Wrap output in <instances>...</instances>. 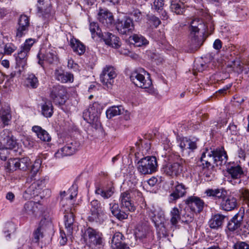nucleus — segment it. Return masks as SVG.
<instances>
[{
	"instance_id": "61",
	"label": "nucleus",
	"mask_w": 249,
	"mask_h": 249,
	"mask_svg": "<svg viewBox=\"0 0 249 249\" xmlns=\"http://www.w3.org/2000/svg\"><path fill=\"white\" fill-rule=\"evenodd\" d=\"M35 43V40L32 38L26 39L24 43L23 46H21L24 49H25L26 51H30L31 48Z\"/></svg>"
},
{
	"instance_id": "51",
	"label": "nucleus",
	"mask_w": 249,
	"mask_h": 249,
	"mask_svg": "<svg viewBox=\"0 0 249 249\" xmlns=\"http://www.w3.org/2000/svg\"><path fill=\"white\" fill-rule=\"evenodd\" d=\"M31 164V160L28 157H24L19 159V169L26 171L29 169Z\"/></svg>"
},
{
	"instance_id": "4",
	"label": "nucleus",
	"mask_w": 249,
	"mask_h": 249,
	"mask_svg": "<svg viewBox=\"0 0 249 249\" xmlns=\"http://www.w3.org/2000/svg\"><path fill=\"white\" fill-rule=\"evenodd\" d=\"M101 110V105L98 102H94L84 111L83 118L88 123L97 125Z\"/></svg>"
},
{
	"instance_id": "38",
	"label": "nucleus",
	"mask_w": 249,
	"mask_h": 249,
	"mask_svg": "<svg viewBox=\"0 0 249 249\" xmlns=\"http://www.w3.org/2000/svg\"><path fill=\"white\" fill-rule=\"evenodd\" d=\"M124 109L122 106H114L108 108L106 111V115L108 119H111L114 116L123 113Z\"/></svg>"
},
{
	"instance_id": "56",
	"label": "nucleus",
	"mask_w": 249,
	"mask_h": 249,
	"mask_svg": "<svg viewBox=\"0 0 249 249\" xmlns=\"http://www.w3.org/2000/svg\"><path fill=\"white\" fill-rule=\"evenodd\" d=\"M16 50V47L12 43H7L4 46V54H11Z\"/></svg>"
},
{
	"instance_id": "8",
	"label": "nucleus",
	"mask_w": 249,
	"mask_h": 249,
	"mask_svg": "<svg viewBox=\"0 0 249 249\" xmlns=\"http://www.w3.org/2000/svg\"><path fill=\"white\" fill-rule=\"evenodd\" d=\"M116 28L120 34L129 35L132 33L134 29L133 21L127 17L118 19L116 22Z\"/></svg>"
},
{
	"instance_id": "17",
	"label": "nucleus",
	"mask_w": 249,
	"mask_h": 249,
	"mask_svg": "<svg viewBox=\"0 0 249 249\" xmlns=\"http://www.w3.org/2000/svg\"><path fill=\"white\" fill-rule=\"evenodd\" d=\"M79 147V143L76 142H71L61 148L55 153V156L56 158H60L63 156L72 155L77 151Z\"/></svg>"
},
{
	"instance_id": "15",
	"label": "nucleus",
	"mask_w": 249,
	"mask_h": 249,
	"mask_svg": "<svg viewBox=\"0 0 249 249\" xmlns=\"http://www.w3.org/2000/svg\"><path fill=\"white\" fill-rule=\"evenodd\" d=\"M213 152L211 149H206L201 155L200 160L202 169H213L214 168Z\"/></svg>"
},
{
	"instance_id": "48",
	"label": "nucleus",
	"mask_w": 249,
	"mask_h": 249,
	"mask_svg": "<svg viewBox=\"0 0 249 249\" xmlns=\"http://www.w3.org/2000/svg\"><path fill=\"white\" fill-rule=\"evenodd\" d=\"M148 233L147 228L145 227H139L137 228L135 234L137 239L142 240L146 238Z\"/></svg>"
},
{
	"instance_id": "36",
	"label": "nucleus",
	"mask_w": 249,
	"mask_h": 249,
	"mask_svg": "<svg viewBox=\"0 0 249 249\" xmlns=\"http://www.w3.org/2000/svg\"><path fill=\"white\" fill-rule=\"evenodd\" d=\"M124 237L120 232H115L111 239V247L112 249H117L118 247L125 244L123 241Z\"/></svg>"
},
{
	"instance_id": "60",
	"label": "nucleus",
	"mask_w": 249,
	"mask_h": 249,
	"mask_svg": "<svg viewBox=\"0 0 249 249\" xmlns=\"http://www.w3.org/2000/svg\"><path fill=\"white\" fill-rule=\"evenodd\" d=\"M227 192L226 190L223 188H218L217 193L216 200L221 199L222 201L226 197Z\"/></svg>"
},
{
	"instance_id": "28",
	"label": "nucleus",
	"mask_w": 249,
	"mask_h": 249,
	"mask_svg": "<svg viewBox=\"0 0 249 249\" xmlns=\"http://www.w3.org/2000/svg\"><path fill=\"white\" fill-rule=\"evenodd\" d=\"M171 11L177 15H182L185 11L186 6L180 0H171Z\"/></svg>"
},
{
	"instance_id": "7",
	"label": "nucleus",
	"mask_w": 249,
	"mask_h": 249,
	"mask_svg": "<svg viewBox=\"0 0 249 249\" xmlns=\"http://www.w3.org/2000/svg\"><path fill=\"white\" fill-rule=\"evenodd\" d=\"M116 76L115 69L111 66H106L100 74V81L105 86L109 89L111 88Z\"/></svg>"
},
{
	"instance_id": "12",
	"label": "nucleus",
	"mask_w": 249,
	"mask_h": 249,
	"mask_svg": "<svg viewBox=\"0 0 249 249\" xmlns=\"http://www.w3.org/2000/svg\"><path fill=\"white\" fill-rule=\"evenodd\" d=\"M61 210L64 213V222L65 228L67 230V236H71L73 229L74 218L73 210L71 208L68 207L67 209L63 206Z\"/></svg>"
},
{
	"instance_id": "46",
	"label": "nucleus",
	"mask_w": 249,
	"mask_h": 249,
	"mask_svg": "<svg viewBox=\"0 0 249 249\" xmlns=\"http://www.w3.org/2000/svg\"><path fill=\"white\" fill-rule=\"evenodd\" d=\"M60 197H61V204L64 206V197L66 196L67 195H69V198L70 200L72 199L74 197L76 196L77 195V190L74 188L73 187H72L70 188L67 192L65 191L61 192H60Z\"/></svg>"
},
{
	"instance_id": "52",
	"label": "nucleus",
	"mask_w": 249,
	"mask_h": 249,
	"mask_svg": "<svg viewBox=\"0 0 249 249\" xmlns=\"http://www.w3.org/2000/svg\"><path fill=\"white\" fill-rule=\"evenodd\" d=\"M43 237V234L42 231V228L41 227H39L34 231L33 233L32 241L36 243H38L40 239L42 238Z\"/></svg>"
},
{
	"instance_id": "9",
	"label": "nucleus",
	"mask_w": 249,
	"mask_h": 249,
	"mask_svg": "<svg viewBox=\"0 0 249 249\" xmlns=\"http://www.w3.org/2000/svg\"><path fill=\"white\" fill-rule=\"evenodd\" d=\"M184 203L190 210L195 212V213H201L203 211L205 204L202 199L194 196L188 197L184 200Z\"/></svg>"
},
{
	"instance_id": "25",
	"label": "nucleus",
	"mask_w": 249,
	"mask_h": 249,
	"mask_svg": "<svg viewBox=\"0 0 249 249\" xmlns=\"http://www.w3.org/2000/svg\"><path fill=\"white\" fill-rule=\"evenodd\" d=\"M178 142L182 152L185 150H189V152L193 151L197 148V144L196 142L188 139L186 138H179L178 140Z\"/></svg>"
},
{
	"instance_id": "35",
	"label": "nucleus",
	"mask_w": 249,
	"mask_h": 249,
	"mask_svg": "<svg viewBox=\"0 0 249 249\" xmlns=\"http://www.w3.org/2000/svg\"><path fill=\"white\" fill-rule=\"evenodd\" d=\"M190 40L189 42L190 49L191 52H194L198 50V49L202 44L201 40H199L196 34H193V35L190 34Z\"/></svg>"
},
{
	"instance_id": "26",
	"label": "nucleus",
	"mask_w": 249,
	"mask_h": 249,
	"mask_svg": "<svg viewBox=\"0 0 249 249\" xmlns=\"http://www.w3.org/2000/svg\"><path fill=\"white\" fill-rule=\"evenodd\" d=\"M115 193V188L113 186L106 188L101 187L99 186L96 187L95 193L97 195H100L105 199L111 198Z\"/></svg>"
},
{
	"instance_id": "39",
	"label": "nucleus",
	"mask_w": 249,
	"mask_h": 249,
	"mask_svg": "<svg viewBox=\"0 0 249 249\" xmlns=\"http://www.w3.org/2000/svg\"><path fill=\"white\" fill-rule=\"evenodd\" d=\"M228 172L233 179L241 178L244 175V172L240 165L231 166L228 168Z\"/></svg>"
},
{
	"instance_id": "58",
	"label": "nucleus",
	"mask_w": 249,
	"mask_h": 249,
	"mask_svg": "<svg viewBox=\"0 0 249 249\" xmlns=\"http://www.w3.org/2000/svg\"><path fill=\"white\" fill-rule=\"evenodd\" d=\"M218 188L216 189H208L205 190V194L207 196L213 197L214 199L216 200L217 193Z\"/></svg>"
},
{
	"instance_id": "21",
	"label": "nucleus",
	"mask_w": 249,
	"mask_h": 249,
	"mask_svg": "<svg viewBox=\"0 0 249 249\" xmlns=\"http://www.w3.org/2000/svg\"><path fill=\"white\" fill-rule=\"evenodd\" d=\"M39 206H40V204L38 203L33 201H28L24 205L23 212L29 216H35L39 211Z\"/></svg>"
},
{
	"instance_id": "45",
	"label": "nucleus",
	"mask_w": 249,
	"mask_h": 249,
	"mask_svg": "<svg viewBox=\"0 0 249 249\" xmlns=\"http://www.w3.org/2000/svg\"><path fill=\"white\" fill-rule=\"evenodd\" d=\"M89 30L91 32L92 38H94L96 36L101 37V36H103V34L102 33L98 23L96 22H90Z\"/></svg>"
},
{
	"instance_id": "49",
	"label": "nucleus",
	"mask_w": 249,
	"mask_h": 249,
	"mask_svg": "<svg viewBox=\"0 0 249 249\" xmlns=\"http://www.w3.org/2000/svg\"><path fill=\"white\" fill-rule=\"evenodd\" d=\"M239 196L240 199L249 207V190L242 188L239 191Z\"/></svg>"
},
{
	"instance_id": "22",
	"label": "nucleus",
	"mask_w": 249,
	"mask_h": 249,
	"mask_svg": "<svg viewBox=\"0 0 249 249\" xmlns=\"http://www.w3.org/2000/svg\"><path fill=\"white\" fill-rule=\"evenodd\" d=\"M103 37L105 43L114 48H118L121 46L120 38L110 33H105L104 35L101 36Z\"/></svg>"
},
{
	"instance_id": "43",
	"label": "nucleus",
	"mask_w": 249,
	"mask_h": 249,
	"mask_svg": "<svg viewBox=\"0 0 249 249\" xmlns=\"http://www.w3.org/2000/svg\"><path fill=\"white\" fill-rule=\"evenodd\" d=\"M170 222L172 225L176 226L181 218V213L177 207H174L170 212Z\"/></svg>"
},
{
	"instance_id": "13",
	"label": "nucleus",
	"mask_w": 249,
	"mask_h": 249,
	"mask_svg": "<svg viewBox=\"0 0 249 249\" xmlns=\"http://www.w3.org/2000/svg\"><path fill=\"white\" fill-rule=\"evenodd\" d=\"M149 216L152 221L154 223L157 230H161V228L165 229L164 225V217L162 211L160 208L150 210Z\"/></svg>"
},
{
	"instance_id": "32",
	"label": "nucleus",
	"mask_w": 249,
	"mask_h": 249,
	"mask_svg": "<svg viewBox=\"0 0 249 249\" xmlns=\"http://www.w3.org/2000/svg\"><path fill=\"white\" fill-rule=\"evenodd\" d=\"M243 217V215L242 214L236 213L228 222L227 225L228 230L233 231L239 228L241 225Z\"/></svg>"
},
{
	"instance_id": "23",
	"label": "nucleus",
	"mask_w": 249,
	"mask_h": 249,
	"mask_svg": "<svg viewBox=\"0 0 249 249\" xmlns=\"http://www.w3.org/2000/svg\"><path fill=\"white\" fill-rule=\"evenodd\" d=\"M237 206V199L232 196L226 197L221 201L220 208L225 211H231L234 210Z\"/></svg>"
},
{
	"instance_id": "20",
	"label": "nucleus",
	"mask_w": 249,
	"mask_h": 249,
	"mask_svg": "<svg viewBox=\"0 0 249 249\" xmlns=\"http://www.w3.org/2000/svg\"><path fill=\"white\" fill-rule=\"evenodd\" d=\"M55 79L62 83H72L73 81V75L69 72L65 71L62 69L58 68L54 72Z\"/></svg>"
},
{
	"instance_id": "2",
	"label": "nucleus",
	"mask_w": 249,
	"mask_h": 249,
	"mask_svg": "<svg viewBox=\"0 0 249 249\" xmlns=\"http://www.w3.org/2000/svg\"><path fill=\"white\" fill-rule=\"evenodd\" d=\"M85 242L91 249H100L102 245V234L95 230L88 228L83 234Z\"/></svg>"
},
{
	"instance_id": "19",
	"label": "nucleus",
	"mask_w": 249,
	"mask_h": 249,
	"mask_svg": "<svg viewBox=\"0 0 249 249\" xmlns=\"http://www.w3.org/2000/svg\"><path fill=\"white\" fill-rule=\"evenodd\" d=\"M188 188L182 183L177 182L173 192L169 196L170 202L176 201L180 197L184 196L187 193Z\"/></svg>"
},
{
	"instance_id": "41",
	"label": "nucleus",
	"mask_w": 249,
	"mask_h": 249,
	"mask_svg": "<svg viewBox=\"0 0 249 249\" xmlns=\"http://www.w3.org/2000/svg\"><path fill=\"white\" fill-rule=\"evenodd\" d=\"M194 213L195 212L190 210L188 207H185L181 212L182 221L187 223L192 222L194 219Z\"/></svg>"
},
{
	"instance_id": "16",
	"label": "nucleus",
	"mask_w": 249,
	"mask_h": 249,
	"mask_svg": "<svg viewBox=\"0 0 249 249\" xmlns=\"http://www.w3.org/2000/svg\"><path fill=\"white\" fill-rule=\"evenodd\" d=\"M90 205L91 215L89 217V220L100 221L103 214V210L100 202L97 200H93L90 202Z\"/></svg>"
},
{
	"instance_id": "14",
	"label": "nucleus",
	"mask_w": 249,
	"mask_h": 249,
	"mask_svg": "<svg viewBox=\"0 0 249 249\" xmlns=\"http://www.w3.org/2000/svg\"><path fill=\"white\" fill-rule=\"evenodd\" d=\"M120 201L122 208L126 212H133L135 210L132 198L131 191L127 190L121 194Z\"/></svg>"
},
{
	"instance_id": "64",
	"label": "nucleus",
	"mask_w": 249,
	"mask_h": 249,
	"mask_svg": "<svg viewBox=\"0 0 249 249\" xmlns=\"http://www.w3.org/2000/svg\"><path fill=\"white\" fill-rule=\"evenodd\" d=\"M227 132H230L231 135H236L238 133L237 126L233 123L230 124L227 128Z\"/></svg>"
},
{
	"instance_id": "1",
	"label": "nucleus",
	"mask_w": 249,
	"mask_h": 249,
	"mask_svg": "<svg viewBox=\"0 0 249 249\" xmlns=\"http://www.w3.org/2000/svg\"><path fill=\"white\" fill-rule=\"evenodd\" d=\"M130 80L138 87L148 89V92L152 94L157 93L152 88V83L149 74L142 69L133 71L130 76Z\"/></svg>"
},
{
	"instance_id": "62",
	"label": "nucleus",
	"mask_w": 249,
	"mask_h": 249,
	"mask_svg": "<svg viewBox=\"0 0 249 249\" xmlns=\"http://www.w3.org/2000/svg\"><path fill=\"white\" fill-rule=\"evenodd\" d=\"M164 5L163 0H155L154 2V7L155 10L158 12L161 11Z\"/></svg>"
},
{
	"instance_id": "18",
	"label": "nucleus",
	"mask_w": 249,
	"mask_h": 249,
	"mask_svg": "<svg viewBox=\"0 0 249 249\" xmlns=\"http://www.w3.org/2000/svg\"><path fill=\"white\" fill-rule=\"evenodd\" d=\"M29 25V18L24 15H21L18 21L16 36L20 38L24 36L28 31Z\"/></svg>"
},
{
	"instance_id": "34",
	"label": "nucleus",
	"mask_w": 249,
	"mask_h": 249,
	"mask_svg": "<svg viewBox=\"0 0 249 249\" xmlns=\"http://www.w3.org/2000/svg\"><path fill=\"white\" fill-rule=\"evenodd\" d=\"M203 30L204 31L205 25L203 21L198 18L193 19L190 23V31L191 35L193 34H197L200 30Z\"/></svg>"
},
{
	"instance_id": "37",
	"label": "nucleus",
	"mask_w": 249,
	"mask_h": 249,
	"mask_svg": "<svg viewBox=\"0 0 249 249\" xmlns=\"http://www.w3.org/2000/svg\"><path fill=\"white\" fill-rule=\"evenodd\" d=\"M70 44L73 51L77 53L79 55H81L85 53V46L77 39L75 38L71 39Z\"/></svg>"
},
{
	"instance_id": "10",
	"label": "nucleus",
	"mask_w": 249,
	"mask_h": 249,
	"mask_svg": "<svg viewBox=\"0 0 249 249\" xmlns=\"http://www.w3.org/2000/svg\"><path fill=\"white\" fill-rule=\"evenodd\" d=\"M38 64L42 66L43 61H45L49 64H56L59 60L57 53L55 49L48 48L45 53L42 54L40 52L37 54Z\"/></svg>"
},
{
	"instance_id": "55",
	"label": "nucleus",
	"mask_w": 249,
	"mask_h": 249,
	"mask_svg": "<svg viewBox=\"0 0 249 249\" xmlns=\"http://www.w3.org/2000/svg\"><path fill=\"white\" fill-rule=\"evenodd\" d=\"M131 191V194L133 199H135L137 201H142V194L141 192L138 190H132Z\"/></svg>"
},
{
	"instance_id": "54",
	"label": "nucleus",
	"mask_w": 249,
	"mask_h": 249,
	"mask_svg": "<svg viewBox=\"0 0 249 249\" xmlns=\"http://www.w3.org/2000/svg\"><path fill=\"white\" fill-rule=\"evenodd\" d=\"M19 159H10L8 160V167L11 171H16L19 169Z\"/></svg>"
},
{
	"instance_id": "63",
	"label": "nucleus",
	"mask_w": 249,
	"mask_h": 249,
	"mask_svg": "<svg viewBox=\"0 0 249 249\" xmlns=\"http://www.w3.org/2000/svg\"><path fill=\"white\" fill-rule=\"evenodd\" d=\"M232 64L231 65V67L234 69V71L238 72L243 71L242 66L241 65L240 62L238 60H234L232 62Z\"/></svg>"
},
{
	"instance_id": "47",
	"label": "nucleus",
	"mask_w": 249,
	"mask_h": 249,
	"mask_svg": "<svg viewBox=\"0 0 249 249\" xmlns=\"http://www.w3.org/2000/svg\"><path fill=\"white\" fill-rule=\"evenodd\" d=\"M0 118L3 121L4 125H7L8 123L10 121L11 118L10 109L7 108H1L0 109Z\"/></svg>"
},
{
	"instance_id": "24",
	"label": "nucleus",
	"mask_w": 249,
	"mask_h": 249,
	"mask_svg": "<svg viewBox=\"0 0 249 249\" xmlns=\"http://www.w3.org/2000/svg\"><path fill=\"white\" fill-rule=\"evenodd\" d=\"M98 18L105 26L109 27L113 21L112 14L107 10L100 9L98 14Z\"/></svg>"
},
{
	"instance_id": "40",
	"label": "nucleus",
	"mask_w": 249,
	"mask_h": 249,
	"mask_svg": "<svg viewBox=\"0 0 249 249\" xmlns=\"http://www.w3.org/2000/svg\"><path fill=\"white\" fill-rule=\"evenodd\" d=\"M39 193L38 188L36 186L35 184L32 183L31 185L26 189L23 194V197L26 199H30L38 195Z\"/></svg>"
},
{
	"instance_id": "29",
	"label": "nucleus",
	"mask_w": 249,
	"mask_h": 249,
	"mask_svg": "<svg viewBox=\"0 0 249 249\" xmlns=\"http://www.w3.org/2000/svg\"><path fill=\"white\" fill-rule=\"evenodd\" d=\"M214 164L216 165H221L225 164L227 160V155L223 149L213 150Z\"/></svg>"
},
{
	"instance_id": "5",
	"label": "nucleus",
	"mask_w": 249,
	"mask_h": 249,
	"mask_svg": "<svg viewBox=\"0 0 249 249\" xmlns=\"http://www.w3.org/2000/svg\"><path fill=\"white\" fill-rule=\"evenodd\" d=\"M173 163H169L163 168L164 173L169 176H178L182 171L185 160L178 155H174Z\"/></svg>"
},
{
	"instance_id": "59",
	"label": "nucleus",
	"mask_w": 249,
	"mask_h": 249,
	"mask_svg": "<svg viewBox=\"0 0 249 249\" xmlns=\"http://www.w3.org/2000/svg\"><path fill=\"white\" fill-rule=\"evenodd\" d=\"M234 249H249V245L245 242L239 241L234 244Z\"/></svg>"
},
{
	"instance_id": "50",
	"label": "nucleus",
	"mask_w": 249,
	"mask_h": 249,
	"mask_svg": "<svg viewBox=\"0 0 249 249\" xmlns=\"http://www.w3.org/2000/svg\"><path fill=\"white\" fill-rule=\"evenodd\" d=\"M26 85L33 89L36 88L38 85V80L33 74H29L26 79Z\"/></svg>"
},
{
	"instance_id": "53",
	"label": "nucleus",
	"mask_w": 249,
	"mask_h": 249,
	"mask_svg": "<svg viewBox=\"0 0 249 249\" xmlns=\"http://www.w3.org/2000/svg\"><path fill=\"white\" fill-rule=\"evenodd\" d=\"M41 163V159L40 158L36 159L34 163L29 168L30 171L37 174L40 170Z\"/></svg>"
},
{
	"instance_id": "57",
	"label": "nucleus",
	"mask_w": 249,
	"mask_h": 249,
	"mask_svg": "<svg viewBox=\"0 0 249 249\" xmlns=\"http://www.w3.org/2000/svg\"><path fill=\"white\" fill-rule=\"evenodd\" d=\"M10 149L2 146L0 148V158L1 160L5 161L7 160L9 156V151Z\"/></svg>"
},
{
	"instance_id": "42",
	"label": "nucleus",
	"mask_w": 249,
	"mask_h": 249,
	"mask_svg": "<svg viewBox=\"0 0 249 249\" xmlns=\"http://www.w3.org/2000/svg\"><path fill=\"white\" fill-rule=\"evenodd\" d=\"M53 109L52 102L50 101H47L42 106V114L46 117H51L53 115Z\"/></svg>"
},
{
	"instance_id": "31",
	"label": "nucleus",
	"mask_w": 249,
	"mask_h": 249,
	"mask_svg": "<svg viewBox=\"0 0 249 249\" xmlns=\"http://www.w3.org/2000/svg\"><path fill=\"white\" fill-rule=\"evenodd\" d=\"M109 205L111 213L117 219L119 220H123L127 218V212L125 211L124 209L121 210L119 209L118 204L116 203H111Z\"/></svg>"
},
{
	"instance_id": "33",
	"label": "nucleus",
	"mask_w": 249,
	"mask_h": 249,
	"mask_svg": "<svg viewBox=\"0 0 249 249\" xmlns=\"http://www.w3.org/2000/svg\"><path fill=\"white\" fill-rule=\"evenodd\" d=\"M32 130L36 134L37 137L41 141L44 142H50L51 141V137L49 133L40 126H33Z\"/></svg>"
},
{
	"instance_id": "27",
	"label": "nucleus",
	"mask_w": 249,
	"mask_h": 249,
	"mask_svg": "<svg viewBox=\"0 0 249 249\" xmlns=\"http://www.w3.org/2000/svg\"><path fill=\"white\" fill-rule=\"evenodd\" d=\"M29 52V51H26L25 49L21 47L20 50L16 57L17 65L19 68L18 70L19 74H20L21 71L23 70L26 65V57Z\"/></svg>"
},
{
	"instance_id": "3",
	"label": "nucleus",
	"mask_w": 249,
	"mask_h": 249,
	"mask_svg": "<svg viewBox=\"0 0 249 249\" xmlns=\"http://www.w3.org/2000/svg\"><path fill=\"white\" fill-rule=\"evenodd\" d=\"M138 164V170L141 174H151L157 170V160L154 156H147L142 158Z\"/></svg>"
},
{
	"instance_id": "30",
	"label": "nucleus",
	"mask_w": 249,
	"mask_h": 249,
	"mask_svg": "<svg viewBox=\"0 0 249 249\" xmlns=\"http://www.w3.org/2000/svg\"><path fill=\"white\" fill-rule=\"evenodd\" d=\"M226 218L225 215L219 213L216 214L209 220V225L211 229H218L222 226Z\"/></svg>"
},
{
	"instance_id": "11",
	"label": "nucleus",
	"mask_w": 249,
	"mask_h": 249,
	"mask_svg": "<svg viewBox=\"0 0 249 249\" xmlns=\"http://www.w3.org/2000/svg\"><path fill=\"white\" fill-rule=\"evenodd\" d=\"M0 143L5 148L13 149L16 146L17 142L11 131L6 129L0 133Z\"/></svg>"
},
{
	"instance_id": "44",
	"label": "nucleus",
	"mask_w": 249,
	"mask_h": 249,
	"mask_svg": "<svg viewBox=\"0 0 249 249\" xmlns=\"http://www.w3.org/2000/svg\"><path fill=\"white\" fill-rule=\"evenodd\" d=\"M131 37L134 44L138 47L146 46L149 43V41L141 35L135 34Z\"/></svg>"
},
{
	"instance_id": "6",
	"label": "nucleus",
	"mask_w": 249,
	"mask_h": 249,
	"mask_svg": "<svg viewBox=\"0 0 249 249\" xmlns=\"http://www.w3.org/2000/svg\"><path fill=\"white\" fill-rule=\"evenodd\" d=\"M50 96L55 105H64L67 99L66 89L62 86L58 85L53 86L50 89Z\"/></svg>"
}]
</instances>
